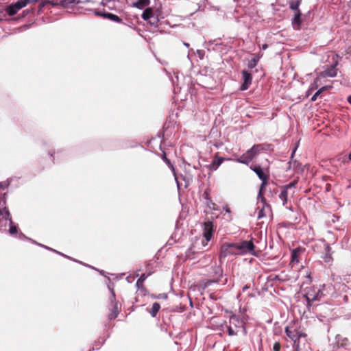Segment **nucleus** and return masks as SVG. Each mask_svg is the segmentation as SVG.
Here are the masks:
<instances>
[{"mask_svg": "<svg viewBox=\"0 0 351 351\" xmlns=\"http://www.w3.org/2000/svg\"><path fill=\"white\" fill-rule=\"evenodd\" d=\"M250 288L249 286L247 285H245L243 287V291H245L247 289H248Z\"/></svg>", "mask_w": 351, "mask_h": 351, "instance_id": "38", "label": "nucleus"}, {"mask_svg": "<svg viewBox=\"0 0 351 351\" xmlns=\"http://www.w3.org/2000/svg\"><path fill=\"white\" fill-rule=\"evenodd\" d=\"M259 200H261V207L258 206L257 208V218L258 219L265 217L271 212V207L267 204L263 193L261 196H259V193L258 194V201Z\"/></svg>", "mask_w": 351, "mask_h": 351, "instance_id": "7", "label": "nucleus"}, {"mask_svg": "<svg viewBox=\"0 0 351 351\" xmlns=\"http://www.w3.org/2000/svg\"><path fill=\"white\" fill-rule=\"evenodd\" d=\"M302 0H292L289 3V8L294 10L295 12H298V10H299V6L300 5Z\"/></svg>", "mask_w": 351, "mask_h": 351, "instance_id": "23", "label": "nucleus"}, {"mask_svg": "<svg viewBox=\"0 0 351 351\" xmlns=\"http://www.w3.org/2000/svg\"><path fill=\"white\" fill-rule=\"evenodd\" d=\"M337 69L335 66H331L330 68L325 70L323 71L320 76L322 77H334L337 75Z\"/></svg>", "mask_w": 351, "mask_h": 351, "instance_id": "17", "label": "nucleus"}, {"mask_svg": "<svg viewBox=\"0 0 351 351\" xmlns=\"http://www.w3.org/2000/svg\"><path fill=\"white\" fill-rule=\"evenodd\" d=\"M318 80H319V77H317V78L315 80V81H314V84H313V88H317V83Z\"/></svg>", "mask_w": 351, "mask_h": 351, "instance_id": "34", "label": "nucleus"}, {"mask_svg": "<svg viewBox=\"0 0 351 351\" xmlns=\"http://www.w3.org/2000/svg\"><path fill=\"white\" fill-rule=\"evenodd\" d=\"M348 158H349V160H351V152H350V154L348 155Z\"/></svg>", "mask_w": 351, "mask_h": 351, "instance_id": "43", "label": "nucleus"}, {"mask_svg": "<svg viewBox=\"0 0 351 351\" xmlns=\"http://www.w3.org/2000/svg\"><path fill=\"white\" fill-rule=\"evenodd\" d=\"M289 191L282 187L281 192L279 195V198L285 206L287 203Z\"/></svg>", "mask_w": 351, "mask_h": 351, "instance_id": "22", "label": "nucleus"}, {"mask_svg": "<svg viewBox=\"0 0 351 351\" xmlns=\"http://www.w3.org/2000/svg\"><path fill=\"white\" fill-rule=\"evenodd\" d=\"M301 12L298 10V12H295L294 17L292 20V25L295 29H299L301 25Z\"/></svg>", "mask_w": 351, "mask_h": 351, "instance_id": "16", "label": "nucleus"}, {"mask_svg": "<svg viewBox=\"0 0 351 351\" xmlns=\"http://www.w3.org/2000/svg\"><path fill=\"white\" fill-rule=\"evenodd\" d=\"M141 16H142V19L146 21L154 18V12H153L152 8H146L143 11Z\"/></svg>", "mask_w": 351, "mask_h": 351, "instance_id": "20", "label": "nucleus"}, {"mask_svg": "<svg viewBox=\"0 0 351 351\" xmlns=\"http://www.w3.org/2000/svg\"><path fill=\"white\" fill-rule=\"evenodd\" d=\"M280 348H281V346H280V343H278V342H276L273 346L274 351H280Z\"/></svg>", "mask_w": 351, "mask_h": 351, "instance_id": "28", "label": "nucleus"}, {"mask_svg": "<svg viewBox=\"0 0 351 351\" xmlns=\"http://www.w3.org/2000/svg\"><path fill=\"white\" fill-rule=\"evenodd\" d=\"M214 281H212V280H208L206 283H205V286H209L210 284H212Z\"/></svg>", "mask_w": 351, "mask_h": 351, "instance_id": "36", "label": "nucleus"}, {"mask_svg": "<svg viewBox=\"0 0 351 351\" xmlns=\"http://www.w3.org/2000/svg\"><path fill=\"white\" fill-rule=\"evenodd\" d=\"M118 315V308L117 305H114L112 309L111 313L109 315L110 319H115Z\"/></svg>", "mask_w": 351, "mask_h": 351, "instance_id": "25", "label": "nucleus"}, {"mask_svg": "<svg viewBox=\"0 0 351 351\" xmlns=\"http://www.w3.org/2000/svg\"><path fill=\"white\" fill-rule=\"evenodd\" d=\"M226 327L230 336L237 335L241 329L243 330L244 335L247 333L243 321L235 315H232L230 317L229 325H226Z\"/></svg>", "mask_w": 351, "mask_h": 351, "instance_id": "3", "label": "nucleus"}, {"mask_svg": "<svg viewBox=\"0 0 351 351\" xmlns=\"http://www.w3.org/2000/svg\"><path fill=\"white\" fill-rule=\"evenodd\" d=\"M303 252V250L300 248L294 249L291 253V261L292 267L294 266L295 263H298L300 262L299 256L301 253Z\"/></svg>", "mask_w": 351, "mask_h": 351, "instance_id": "14", "label": "nucleus"}, {"mask_svg": "<svg viewBox=\"0 0 351 351\" xmlns=\"http://www.w3.org/2000/svg\"><path fill=\"white\" fill-rule=\"evenodd\" d=\"M250 169L257 175L258 178L262 181L259 190V196L262 195L263 189L267 184L269 178V167H261L260 165L251 166Z\"/></svg>", "mask_w": 351, "mask_h": 351, "instance_id": "5", "label": "nucleus"}, {"mask_svg": "<svg viewBox=\"0 0 351 351\" xmlns=\"http://www.w3.org/2000/svg\"><path fill=\"white\" fill-rule=\"evenodd\" d=\"M296 183H297L296 182H293L291 183H289V184L284 186L283 187L289 191V190H291V189H293L295 186Z\"/></svg>", "mask_w": 351, "mask_h": 351, "instance_id": "26", "label": "nucleus"}, {"mask_svg": "<svg viewBox=\"0 0 351 351\" xmlns=\"http://www.w3.org/2000/svg\"><path fill=\"white\" fill-rule=\"evenodd\" d=\"M110 291L111 293V296H110V300L113 303L115 301V293L113 291V289H110Z\"/></svg>", "mask_w": 351, "mask_h": 351, "instance_id": "29", "label": "nucleus"}, {"mask_svg": "<svg viewBox=\"0 0 351 351\" xmlns=\"http://www.w3.org/2000/svg\"><path fill=\"white\" fill-rule=\"evenodd\" d=\"M285 333L293 342V348L295 351L302 350L308 341L307 335L298 328L295 324H289L285 328Z\"/></svg>", "mask_w": 351, "mask_h": 351, "instance_id": "2", "label": "nucleus"}, {"mask_svg": "<svg viewBox=\"0 0 351 351\" xmlns=\"http://www.w3.org/2000/svg\"><path fill=\"white\" fill-rule=\"evenodd\" d=\"M322 295V293L319 290L316 291L315 289H313L309 290L306 293V298L309 304L311 302L320 300Z\"/></svg>", "mask_w": 351, "mask_h": 351, "instance_id": "9", "label": "nucleus"}, {"mask_svg": "<svg viewBox=\"0 0 351 351\" xmlns=\"http://www.w3.org/2000/svg\"><path fill=\"white\" fill-rule=\"evenodd\" d=\"M31 0H19L14 3L9 5L6 9V12L9 16H13L17 13L19 10L25 7Z\"/></svg>", "mask_w": 351, "mask_h": 351, "instance_id": "8", "label": "nucleus"}, {"mask_svg": "<svg viewBox=\"0 0 351 351\" xmlns=\"http://www.w3.org/2000/svg\"><path fill=\"white\" fill-rule=\"evenodd\" d=\"M148 275L143 274L141 276V277L138 278L140 280V282H144L145 279L147 278Z\"/></svg>", "mask_w": 351, "mask_h": 351, "instance_id": "31", "label": "nucleus"}, {"mask_svg": "<svg viewBox=\"0 0 351 351\" xmlns=\"http://www.w3.org/2000/svg\"><path fill=\"white\" fill-rule=\"evenodd\" d=\"M320 95V91H317L311 97V101H316L317 97Z\"/></svg>", "mask_w": 351, "mask_h": 351, "instance_id": "30", "label": "nucleus"}, {"mask_svg": "<svg viewBox=\"0 0 351 351\" xmlns=\"http://www.w3.org/2000/svg\"><path fill=\"white\" fill-rule=\"evenodd\" d=\"M348 101L350 103V104L351 105V95L348 97Z\"/></svg>", "mask_w": 351, "mask_h": 351, "instance_id": "40", "label": "nucleus"}, {"mask_svg": "<svg viewBox=\"0 0 351 351\" xmlns=\"http://www.w3.org/2000/svg\"><path fill=\"white\" fill-rule=\"evenodd\" d=\"M263 53H258L257 55H255L248 62L247 66L249 69H254L256 65L259 60L262 58Z\"/></svg>", "mask_w": 351, "mask_h": 351, "instance_id": "18", "label": "nucleus"}, {"mask_svg": "<svg viewBox=\"0 0 351 351\" xmlns=\"http://www.w3.org/2000/svg\"><path fill=\"white\" fill-rule=\"evenodd\" d=\"M210 261H211V258L210 256L206 258V264H208Z\"/></svg>", "mask_w": 351, "mask_h": 351, "instance_id": "39", "label": "nucleus"}, {"mask_svg": "<svg viewBox=\"0 0 351 351\" xmlns=\"http://www.w3.org/2000/svg\"><path fill=\"white\" fill-rule=\"evenodd\" d=\"M306 277L308 278V280L310 282H311L312 280H311V273L310 272H308V271L306 272Z\"/></svg>", "mask_w": 351, "mask_h": 351, "instance_id": "35", "label": "nucleus"}, {"mask_svg": "<svg viewBox=\"0 0 351 351\" xmlns=\"http://www.w3.org/2000/svg\"><path fill=\"white\" fill-rule=\"evenodd\" d=\"M212 204L213 205V209H215V203H212Z\"/></svg>", "mask_w": 351, "mask_h": 351, "instance_id": "44", "label": "nucleus"}, {"mask_svg": "<svg viewBox=\"0 0 351 351\" xmlns=\"http://www.w3.org/2000/svg\"><path fill=\"white\" fill-rule=\"evenodd\" d=\"M268 45L267 44H264L262 45L261 49L263 50H265L267 48Z\"/></svg>", "mask_w": 351, "mask_h": 351, "instance_id": "37", "label": "nucleus"}, {"mask_svg": "<svg viewBox=\"0 0 351 351\" xmlns=\"http://www.w3.org/2000/svg\"><path fill=\"white\" fill-rule=\"evenodd\" d=\"M224 161V158L222 157L215 156V159L212 161V162L208 166V168L211 171H215L218 169V167L221 165V163Z\"/></svg>", "mask_w": 351, "mask_h": 351, "instance_id": "13", "label": "nucleus"}, {"mask_svg": "<svg viewBox=\"0 0 351 351\" xmlns=\"http://www.w3.org/2000/svg\"><path fill=\"white\" fill-rule=\"evenodd\" d=\"M294 351H295V350H294ZM300 351H302V350H300Z\"/></svg>", "mask_w": 351, "mask_h": 351, "instance_id": "46", "label": "nucleus"}, {"mask_svg": "<svg viewBox=\"0 0 351 351\" xmlns=\"http://www.w3.org/2000/svg\"><path fill=\"white\" fill-rule=\"evenodd\" d=\"M51 4L52 5H58V3H56V2L51 1Z\"/></svg>", "mask_w": 351, "mask_h": 351, "instance_id": "41", "label": "nucleus"}, {"mask_svg": "<svg viewBox=\"0 0 351 351\" xmlns=\"http://www.w3.org/2000/svg\"><path fill=\"white\" fill-rule=\"evenodd\" d=\"M329 88H330V86H325L320 88L317 91H320V94H321L322 93H323L324 90L328 89Z\"/></svg>", "mask_w": 351, "mask_h": 351, "instance_id": "33", "label": "nucleus"}, {"mask_svg": "<svg viewBox=\"0 0 351 351\" xmlns=\"http://www.w3.org/2000/svg\"><path fill=\"white\" fill-rule=\"evenodd\" d=\"M160 308V304L158 302H154L152 305L151 310L149 311V313L151 314V315L153 317H156V314L159 311Z\"/></svg>", "mask_w": 351, "mask_h": 351, "instance_id": "24", "label": "nucleus"}, {"mask_svg": "<svg viewBox=\"0 0 351 351\" xmlns=\"http://www.w3.org/2000/svg\"><path fill=\"white\" fill-rule=\"evenodd\" d=\"M0 198H1V199H3V200H5L4 197H1V196H0Z\"/></svg>", "mask_w": 351, "mask_h": 351, "instance_id": "45", "label": "nucleus"}, {"mask_svg": "<svg viewBox=\"0 0 351 351\" xmlns=\"http://www.w3.org/2000/svg\"><path fill=\"white\" fill-rule=\"evenodd\" d=\"M255 254L254 245L252 241H243L239 243H226L221 247L219 259L233 255Z\"/></svg>", "mask_w": 351, "mask_h": 351, "instance_id": "1", "label": "nucleus"}, {"mask_svg": "<svg viewBox=\"0 0 351 351\" xmlns=\"http://www.w3.org/2000/svg\"><path fill=\"white\" fill-rule=\"evenodd\" d=\"M263 149V147L261 145H254L240 157L235 158L234 160L239 163L248 165Z\"/></svg>", "mask_w": 351, "mask_h": 351, "instance_id": "4", "label": "nucleus"}, {"mask_svg": "<svg viewBox=\"0 0 351 351\" xmlns=\"http://www.w3.org/2000/svg\"><path fill=\"white\" fill-rule=\"evenodd\" d=\"M242 75H243V82L241 84L240 89L241 90H245L248 89L250 84H252V75L250 73H248L247 71H243Z\"/></svg>", "mask_w": 351, "mask_h": 351, "instance_id": "10", "label": "nucleus"}, {"mask_svg": "<svg viewBox=\"0 0 351 351\" xmlns=\"http://www.w3.org/2000/svg\"><path fill=\"white\" fill-rule=\"evenodd\" d=\"M184 45L186 47H189V43H184Z\"/></svg>", "mask_w": 351, "mask_h": 351, "instance_id": "42", "label": "nucleus"}, {"mask_svg": "<svg viewBox=\"0 0 351 351\" xmlns=\"http://www.w3.org/2000/svg\"><path fill=\"white\" fill-rule=\"evenodd\" d=\"M162 159L167 164V165L171 169V170H172V171L173 173L174 177H175L176 182L177 183V186H178V189H180V182L178 180V177H177L176 174L175 169H174L173 166L172 165V164L171 163L170 160L166 157L165 154H163Z\"/></svg>", "mask_w": 351, "mask_h": 351, "instance_id": "21", "label": "nucleus"}, {"mask_svg": "<svg viewBox=\"0 0 351 351\" xmlns=\"http://www.w3.org/2000/svg\"><path fill=\"white\" fill-rule=\"evenodd\" d=\"M320 245H322L325 251V256H323L326 263H329L332 260V252L331 248L328 243H327L324 240L320 241Z\"/></svg>", "mask_w": 351, "mask_h": 351, "instance_id": "12", "label": "nucleus"}, {"mask_svg": "<svg viewBox=\"0 0 351 351\" xmlns=\"http://www.w3.org/2000/svg\"><path fill=\"white\" fill-rule=\"evenodd\" d=\"M136 287L138 289L143 288V282H140V280L138 279L137 281H136Z\"/></svg>", "mask_w": 351, "mask_h": 351, "instance_id": "32", "label": "nucleus"}, {"mask_svg": "<svg viewBox=\"0 0 351 351\" xmlns=\"http://www.w3.org/2000/svg\"><path fill=\"white\" fill-rule=\"evenodd\" d=\"M150 24L153 25H157L158 24V19L154 16V18H152V19H149L147 21Z\"/></svg>", "mask_w": 351, "mask_h": 351, "instance_id": "27", "label": "nucleus"}, {"mask_svg": "<svg viewBox=\"0 0 351 351\" xmlns=\"http://www.w3.org/2000/svg\"><path fill=\"white\" fill-rule=\"evenodd\" d=\"M0 216L4 219L10 221V230L9 232L11 234L17 233V227L13 224L9 211L5 207V200L0 198Z\"/></svg>", "mask_w": 351, "mask_h": 351, "instance_id": "6", "label": "nucleus"}, {"mask_svg": "<svg viewBox=\"0 0 351 351\" xmlns=\"http://www.w3.org/2000/svg\"><path fill=\"white\" fill-rule=\"evenodd\" d=\"M213 225L211 221H207L204 223L203 235L207 241H209L213 237Z\"/></svg>", "mask_w": 351, "mask_h": 351, "instance_id": "11", "label": "nucleus"}, {"mask_svg": "<svg viewBox=\"0 0 351 351\" xmlns=\"http://www.w3.org/2000/svg\"><path fill=\"white\" fill-rule=\"evenodd\" d=\"M95 14L98 16H102L104 18H108L110 19L111 21L120 23L122 21L121 19H120L118 16L112 14V13H100L99 12H95Z\"/></svg>", "mask_w": 351, "mask_h": 351, "instance_id": "15", "label": "nucleus"}, {"mask_svg": "<svg viewBox=\"0 0 351 351\" xmlns=\"http://www.w3.org/2000/svg\"><path fill=\"white\" fill-rule=\"evenodd\" d=\"M150 4V0H138L133 3L132 6L139 10H143L145 7Z\"/></svg>", "mask_w": 351, "mask_h": 351, "instance_id": "19", "label": "nucleus"}]
</instances>
